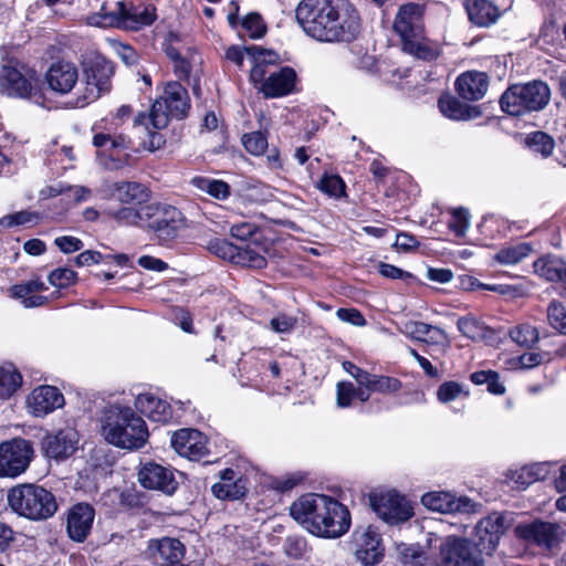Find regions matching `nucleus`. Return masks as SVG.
I'll return each instance as SVG.
<instances>
[{"label": "nucleus", "instance_id": "c85d7f7f", "mask_svg": "<svg viewBox=\"0 0 566 566\" xmlns=\"http://www.w3.org/2000/svg\"><path fill=\"white\" fill-rule=\"evenodd\" d=\"M454 88L460 98L469 102L479 101L489 88V75L485 72L467 71L457 77Z\"/></svg>", "mask_w": 566, "mask_h": 566}, {"label": "nucleus", "instance_id": "f3484780", "mask_svg": "<svg viewBox=\"0 0 566 566\" xmlns=\"http://www.w3.org/2000/svg\"><path fill=\"white\" fill-rule=\"evenodd\" d=\"M355 556L365 566L378 565L385 557L381 534L374 525L358 526L352 534Z\"/></svg>", "mask_w": 566, "mask_h": 566}, {"label": "nucleus", "instance_id": "a878e982", "mask_svg": "<svg viewBox=\"0 0 566 566\" xmlns=\"http://www.w3.org/2000/svg\"><path fill=\"white\" fill-rule=\"evenodd\" d=\"M297 73L292 66H281L279 71L271 73L258 91L265 98H280L293 94L296 91Z\"/></svg>", "mask_w": 566, "mask_h": 566}, {"label": "nucleus", "instance_id": "13d9d810", "mask_svg": "<svg viewBox=\"0 0 566 566\" xmlns=\"http://www.w3.org/2000/svg\"><path fill=\"white\" fill-rule=\"evenodd\" d=\"M377 271L381 276L386 279L401 280L406 283H409L415 279L412 273L386 262H379L377 265Z\"/></svg>", "mask_w": 566, "mask_h": 566}, {"label": "nucleus", "instance_id": "393cba45", "mask_svg": "<svg viewBox=\"0 0 566 566\" xmlns=\"http://www.w3.org/2000/svg\"><path fill=\"white\" fill-rule=\"evenodd\" d=\"M30 412L34 417H44L65 405L61 390L51 385L35 387L27 398Z\"/></svg>", "mask_w": 566, "mask_h": 566}, {"label": "nucleus", "instance_id": "7c9ffc66", "mask_svg": "<svg viewBox=\"0 0 566 566\" xmlns=\"http://www.w3.org/2000/svg\"><path fill=\"white\" fill-rule=\"evenodd\" d=\"M135 408L151 421L166 423L172 417L171 406L161 398L146 392L135 398Z\"/></svg>", "mask_w": 566, "mask_h": 566}, {"label": "nucleus", "instance_id": "4c0bfd02", "mask_svg": "<svg viewBox=\"0 0 566 566\" xmlns=\"http://www.w3.org/2000/svg\"><path fill=\"white\" fill-rule=\"evenodd\" d=\"M396 553L402 566H430L424 548L419 543H397Z\"/></svg>", "mask_w": 566, "mask_h": 566}, {"label": "nucleus", "instance_id": "338daca9", "mask_svg": "<svg viewBox=\"0 0 566 566\" xmlns=\"http://www.w3.org/2000/svg\"><path fill=\"white\" fill-rule=\"evenodd\" d=\"M272 62H273L272 60L263 59L262 63L253 64V66L250 71V74H249V80L254 85V87L258 88L259 86H262L263 83L266 81V78H268L266 66H268V64H271Z\"/></svg>", "mask_w": 566, "mask_h": 566}, {"label": "nucleus", "instance_id": "2f4dec72", "mask_svg": "<svg viewBox=\"0 0 566 566\" xmlns=\"http://www.w3.org/2000/svg\"><path fill=\"white\" fill-rule=\"evenodd\" d=\"M534 272L547 282L558 283L566 291V261L554 254H545L533 263Z\"/></svg>", "mask_w": 566, "mask_h": 566}, {"label": "nucleus", "instance_id": "052dcab7", "mask_svg": "<svg viewBox=\"0 0 566 566\" xmlns=\"http://www.w3.org/2000/svg\"><path fill=\"white\" fill-rule=\"evenodd\" d=\"M336 316L340 321L358 327L365 326L367 323L363 313L355 307H339L336 311Z\"/></svg>", "mask_w": 566, "mask_h": 566}, {"label": "nucleus", "instance_id": "39448f33", "mask_svg": "<svg viewBox=\"0 0 566 566\" xmlns=\"http://www.w3.org/2000/svg\"><path fill=\"white\" fill-rule=\"evenodd\" d=\"M427 6L418 2H406L399 6L392 29L400 39L401 50L415 59L432 62L440 51L427 36L424 14Z\"/></svg>", "mask_w": 566, "mask_h": 566}, {"label": "nucleus", "instance_id": "473e14b6", "mask_svg": "<svg viewBox=\"0 0 566 566\" xmlns=\"http://www.w3.org/2000/svg\"><path fill=\"white\" fill-rule=\"evenodd\" d=\"M464 8L469 21L479 28H488L501 17L499 7L490 0H465Z\"/></svg>", "mask_w": 566, "mask_h": 566}, {"label": "nucleus", "instance_id": "6e6552de", "mask_svg": "<svg viewBox=\"0 0 566 566\" xmlns=\"http://www.w3.org/2000/svg\"><path fill=\"white\" fill-rule=\"evenodd\" d=\"M103 6L101 11L88 17V24L108 28L115 27L128 31H139L150 27L158 18L157 8L153 3L135 6L133 2H117V10L105 12Z\"/></svg>", "mask_w": 566, "mask_h": 566}, {"label": "nucleus", "instance_id": "aec40b11", "mask_svg": "<svg viewBox=\"0 0 566 566\" xmlns=\"http://www.w3.org/2000/svg\"><path fill=\"white\" fill-rule=\"evenodd\" d=\"M220 481L211 485L212 495L223 502L242 501L249 493V479L240 471L226 468L218 474Z\"/></svg>", "mask_w": 566, "mask_h": 566}, {"label": "nucleus", "instance_id": "4468645a", "mask_svg": "<svg viewBox=\"0 0 566 566\" xmlns=\"http://www.w3.org/2000/svg\"><path fill=\"white\" fill-rule=\"evenodd\" d=\"M0 87L10 97L28 98L44 105L46 96L43 83L25 77L15 66L3 65L0 70Z\"/></svg>", "mask_w": 566, "mask_h": 566}, {"label": "nucleus", "instance_id": "f03ea898", "mask_svg": "<svg viewBox=\"0 0 566 566\" xmlns=\"http://www.w3.org/2000/svg\"><path fill=\"white\" fill-rule=\"evenodd\" d=\"M290 516L321 538H339L352 526V514L337 499L323 493H305L289 507Z\"/></svg>", "mask_w": 566, "mask_h": 566}, {"label": "nucleus", "instance_id": "3c124183", "mask_svg": "<svg viewBox=\"0 0 566 566\" xmlns=\"http://www.w3.org/2000/svg\"><path fill=\"white\" fill-rule=\"evenodd\" d=\"M77 279V273L66 266L54 269L48 276L49 283L57 290H64L75 285Z\"/></svg>", "mask_w": 566, "mask_h": 566}, {"label": "nucleus", "instance_id": "603ef678", "mask_svg": "<svg viewBox=\"0 0 566 566\" xmlns=\"http://www.w3.org/2000/svg\"><path fill=\"white\" fill-rule=\"evenodd\" d=\"M308 549L307 541L301 535H289L283 543V553L291 559H302Z\"/></svg>", "mask_w": 566, "mask_h": 566}, {"label": "nucleus", "instance_id": "20e7f679", "mask_svg": "<svg viewBox=\"0 0 566 566\" xmlns=\"http://www.w3.org/2000/svg\"><path fill=\"white\" fill-rule=\"evenodd\" d=\"M99 422L105 441L119 449L139 450L149 437L146 421L128 406L112 403L104 407Z\"/></svg>", "mask_w": 566, "mask_h": 566}, {"label": "nucleus", "instance_id": "58836bf2", "mask_svg": "<svg viewBox=\"0 0 566 566\" xmlns=\"http://www.w3.org/2000/svg\"><path fill=\"white\" fill-rule=\"evenodd\" d=\"M555 146V139L543 130L531 132L524 138V147L535 155H541L543 158L549 157Z\"/></svg>", "mask_w": 566, "mask_h": 566}, {"label": "nucleus", "instance_id": "ea45409f", "mask_svg": "<svg viewBox=\"0 0 566 566\" xmlns=\"http://www.w3.org/2000/svg\"><path fill=\"white\" fill-rule=\"evenodd\" d=\"M316 188L324 195L336 200L346 199L347 185L338 174H329L324 171L318 180Z\"/></svg>", "mask_w": 566, "mask_h": 566}, {"label": "nucleus", "instance_id": "09e8293b", "mask_svg": "<svg viewBox=\"0 0 566 566\" xmlns=\"http://www.w3.org/2000/svg\"><path fill=\"white\" fill-rule=\"evenodd\" d=\"M483 526V523H480L479 521L474 528V536L472 542L482 555L484 553L491 555L497 547L500 538L491 535L488 532V528Z\"/></svg>", "mask_w": 566, "mask_h": 566}, {"label": "nucleus", "instance_id": "f257e3e1", "mask_svg": "<svg viewBox=\"0 0 566 566\" xmlns=\"http://www.w3.org/2000/svg\"><path fill=\"white\" fill-rule=\"evenodd\" d=\"M295 19L304 33L319 42H352L360 32L358 10L347 0H301Z\"/></svg>", "mask_w": 566, "mask_h": 566}, {"label": "nucleus", "instance_id": "864d4df0", "mask_svg": "<svg viewBox=\"0 0 566 566\" xmlns=\"http://www.w3.org/2000/svg\"><path fill=\"white\" fill-rule=\"evenodd\" d=\"M469 226L470 213L468 209L463 207L452 209L451 218L448 221L449 230L452 231L457 237H462L465 234Z\"/></svg>", "mask_w": 566, "mask_h": 566}, {"label": "nucleus", "instance_id": "4d7b16f0", "mask_svg": "<svg viewBox=\"0 0 566 566\" xmlns=\"http://www.w3.org/2000/svg\"><path fill=\"white\" fill-rule=\"evenodd\" d=\"M304 480H305L304 474H302L300 472L292 473V474H287L285 476L274 478L271 481V488L276 492L285 493V492L293 490L298 484L303 483Z\"/></svg>", "mask_w": 566, "mask_h": 566}, {"label": "nucleus", "instance_id": "6ab92c4d", "mask_svg": "<svg viewBox=\"0 0 566 566\" xmlns=\"http://www.w3.org/2000/svg\"><path fill=\"white\" fill-rule=\"evenodd\" d=\"M421 504L428 510L443 513L471 514L476 512L478 503L467 495L455 496L446 491H431L421 496Z\"/></svg>", "mask_w": 566, "mask_h": 566}, {"label": "nucleus", "instance_id": "de8ad7c7", "mask_svg": "<svg viewBox=\"0 0 566 566\" xmlns=\"http://www.w3.org/2000/svg\"><path fill=\"white\" fill-rule=\"evenodd\" d=\"M240 27L253 40L262 39L268 32V25L259 12L245 14L240 21Z\"/></svg>", "mask_w": 566, "mask_h": 566}, {"label": "nucleus", "instance_id": "c756f323", "mask_svg": "<svg viewBox=\"0 0 566 566\" xmlns=\"http://www.w3.org/2000/svg\"><path fill=\"white\" fill-rule=\"evenodd\" d=\"M148 552L154 557L158 555V558L164 562L159 566H190L188 564H181L186 548L178 538L163 537L159 539H150L148 542Z\"/></svg>", "mask_w": 566, "mask_h": 566}, {"label": "nucleus", "instance_id": "bf43d9fd", "mask_svg": "<svg viewBox=\"0 0 566 566\" xmlns=\"http://www.w3.org/2000/svg\"><path fill=\"white\" fill-rule=\"evenodd\" d=\"M480 523H483V527H486L491 535H494L499 538H501L505 532V518L500 513L494 512L489 514L486 517L480 520Z\"/></svg>", "mask_w": 566, "mask_h": 566}, {"label": "nucleus", "instance_id": "49530a36", "mask_svg": "<svg viewBox=\"0 0 566 566\" xmlns=\"http://www.w3.org/2000/svg\"><path fill=\"white\" fill-rule=\"evenodd\" d=\"M241 143L252 156H262L269 147L268 133L261 130L245 133L241 137Z\"/></svg>", "mask_w": 566, "mask_h": 566}, {"label": "nucleus", "instance_id": "6e6d98bb", "mask_svg": "<svg viewBox=\"0 0 566 566\" xmlns=\"http://www.w3.org/2000/svg\"><path fill=\"white\" fill-rule=\"evenodd\" d=\"M39 213L28 210H21L14 213H10L0 219V223L7 228H13L18 226H25L36 222Z\"/></svg>", "mask_w": 566, "mask_h": 566}, {"label": "nucleus", "instance_id": "a18cd8bd", "mask_svg": "<svg viewBox=\"0 0 566 566\" xmlns=\"http://www.w3.org/2000/svg\"><path fill=\"white\" fill-rule=\"evenodd\" d=\"M548 325L562 335H566V306L558 300H552L546 308Z\"/></svg>", "mask_w": 566, "mask_h": 566}, {"label": "nucleus", "instance_id": "7ed1b4c3", "mask_svg": "<svg viewBox=\"0 0 566 566\" xmlns=\"http://www.w3.org/2000/svg\"><path fill=\"white\" fill-rule=\"evenodd\" d=\"M117 218L124 224H137L136 228H146L160 245L172 244L187 224L185 213L176 206L153 202L146 206V210L124 209L117 213Z\"/></svg>", "mask_w": 566, "mask_h": 566}, {"label": "nucleus", "instance_id": "5fc2aeb1", "mask_svg": "<svg viewBox=\"0 0 566 566\" xmlns=\"http://www.w3.org/2000/svg\"><path fill=\"white\" fill-rule=\"evenodd\" d=\"M532 248L528 243H521L515 247L505 248L499 251L496 259L504 264H515L528 255Z\"/></svg>", "mask_w": 566, "mask_h": 566}, {"label": "nucleus", "instance_id": "1a4fd4ad", "mask_svg": "<svg viewBox=\"0 0 566 566\" xmlns=\"http://www.w3.org/2000/svg\"><path fill=\"white\" fill-rule=\"evenodd\" d=\"M190 109L188 90L179 81H169L150 107V125L156 129H164L171 119L187 118Z\"/></svg>", "mask_w": 566, "mask_h": 566}, {"label": "nucleus", "instance_id": "2eb2a0df", "mask_svg": "<svg viewBox=\"0 0 566 566\" xmlns=\"http://www.w3.org/2000/svg\"><path fill=\"white\" fill-rule=\"evenodd\" d=\"M368 502L371 510L389 525L402 524L415 515L411 503L397 491L370 493Z\"/></svg>", "mask_w": 566, "mask_h": 566}, {"label": "nucleus", "instance_id": "0e129e2a", "mask_svg": "<svg viewBox=\"0 0 566 566\" xmlns=\"http://www.w3.org/2000/svg\"><path fill=\"white\" fill-rule=\"evenodd\" d=\"M419 245L420 242L418 239L413 234L405 231L397 233L396 241L394 243V247L402 252L416 251Z\"/></svg>", "mask_w": 566, "mask_h": 566}, {"label": "nucleus", "instance_id": "bb28decb", "mask_svg": "<svg viewBox=\"0 0 566 566\" xmlns=\"http://www.w3.org/2000/svg\"><path fill=\"white\" fill-rule=\"evenodd\" d=\"M558 528L555 523L536 520L530 524L518 525L516 532L524 541L551 549L558 544Z\"/></svg>", "mask_w": 566, "mask_h": 566}, {"label": "nucleus", "instance_id": "c03bdc74", "mask_svg": "<svg viewBox=\"0 0 566 566\" xmlns=\"http://www.w3.org/2000/svg\"><path fill=\"white\" fill-rule=\"evenodd\" d=\"M510 338L517 345L532 348L539 339L538 329L530 324H520L509 331Z\"/></svg>", "mask_w": 566, "mask_h": 566}, {"label": "nucleus", "instance_id": "a211bd4d", "mask_svg": "<svg viewBox=\"0 0 566 566\" xmlns=\"http://www.w3.org/2000/svg\"><path fill=\"white\" fill-rule=\"evenodd\" d=\"M138 481L147 490L159 491L165 495H174L179 488L175 470L155 461L142 464L138 471Z\"/></svg>", "mask_w": 566, "mask_h": 566}, {"label": "nucleus", "instance_id": "72a5a7b5", "mask_svg": "<svg viewBox=\"0 0 566 566\" xmlns=\"http://www.w3.org/2000/svg\"><path fill=\"white\" fill-rule=\"evenodd\" d=\"M75 443L76 441L70 431L59 430L43 438L42 448L46 457L59 460L72 455L76 449Z\"/></svg>", "mask_w": 566, "mask_h": 566}, {"label": "nucleus", "instance_id": "37998d69", "mask_svg": "<svg viewBox=\"0 0 566 566\" xmlns=\"http://www.w3.org/2000/svg\"><path fill=\"white\" fill-rule=\"evenodd\" d=\"M470 380L476 386L486 385L488 391L494 396H502L506 391L496 370H476L470 375Z\"/></svg>", "mask_w": 566, "mask_h": 566}, {"label": "nucleus", "instance_id": "c9c22d12", "mask_svg": "<svg viewBox=\"0 0 566 566\" xmlns=\"http://www.w3.org/2000/svg\"><path fill=\"white\" fill-rule=\"evenodd\" d=\"M208 249L211 253L231 262L232 264L250 269V263L242 252V248L234 245L227 239L214 238L209 241Z\"/></svg>", "mask_w": 566, "mask_h": 566}, {"label": "nucleus", "instance_id": "e433bc0d", "mask_svg": "<svg viewBox=\"0 0 566 566\" xmlns=\"http://www.w3.org/2000/svg\"><path fill=\"white\" fill-rule=\"evenodd\" d=\"M189 184L196 189L206 192L216 200H227L231 196V186L221 179L206 176H195Z\"/></svg>", "mask_w": 566, "mask_h": 566}, {"label": "nucleus", "instance_id": "5701e85b", "mask_svg": "<svg viewBox=\"0 0 566 566\" xmlns=\"http://www.w3.org/2000/svg\"><path fill=\"white\" fill-rule=\"evenodd\" d=\"M492 106V102L481 105H469L450 93H442L438 98V108L441 114L457 122H467L485 115L486 109Z\"/></svg>", "mask_w": 566, "mask_h": 566}, {"label": "nucleus", "instance_id": "9d476101", "mask_svg": "<svg viewBox=\"0 0 566 566\" xmlns=\"http://www.w3.org/2000/svg\"><path fill=\"white\" fill-rule=\"evenodd\" d=\"M229 233L234 240V245L242 248L240 252L247 258L250 269L262 270L266 268V254L272 243L262 227L254 222L242 221L233 223Z\"/></svg>", "mask_w": 566, "mask_h": 566}, {"label": "nucleus", "instance_id": "cd10ccee", "mask_svg": "<svg viewBox=\"0 0 566 566\" xmlns=\"http://www.w3.org/2000/svg\"><path fill=\"white\" fill-rule=\"evenodd\" d=\"M46 290L48 286L45 283L40 277H36L23 283L14 284L9 291L13 298L21 300V303L25 308H34L44 306L49 303L50 298H57L60 296L59 290L53 291L50 297L35 294Z\"/></svg>", "mask_w": 566, "mask_h": 566}, {"label": "nucleus", "instance_id": "ddd939ff", "mask_svg": "<svg viewBox=\"0 0 566 566\" xmlns=\"http://www.w3.org/2000/svg\"><path fill=\"white\" fill-rule=\"evenodd\" d=\"M439 556L442 566H485L483 555L473 542L462 536L440 538Z\"/></svg>", "mask_w": 566, "mask_h": 566}, {"label": "nucleus", "instance_id": "e2e57ef3", "mask_svg": "<svg viewBox=\"0 0 566 566\" xmlns=\"http://www.w3.org/2000/svg\"><path fill=\"white\" fill-rule=\"evenodd\" d=\"M54 244L64 254H70V253L80 251L84 247L83 241L81 239L76 238V237H73V235L57 237L54 240Z\"/></svg>", "mask_w": 566, "mask_h": 566}, {"label": "nucleus", "instance_id": "9b49d317", "mask_svg": "<svg viewBox=\"0 0 566 566\" xmlns=\"http://www.w3.org/2000/svg\"><path fill=\"white\" fill-rule=\"evenodd\" d=\"M108 195L112 199L120 203L117 209H111L107 214L119 227H136L137 224H124L117 218V213L124 209H135L140 211L146 210V206L150 205L149 201L153 197V191L149 186L138 182L119 180L108 186Z\"/></svg>", "mask_w": 566, "mask_h": 566}, {"label": "nucleus", "instance_id": "0eeeda50", "mask_svg": "<svg viewBox=\"0 0 566 566\" xmlns=\"http://www.w3.org/2000/svg\"><path fill=\"white\" fill-rule=\"evenodd\" d=\"M551 101V88L542 80L514 83L507 86L499 99L501 111L512 117L543 111Z\"/></svg>", "mask_w": 566, "mask_h": 566}, {"label": "nucleus", "instance_id": "4be33fe9", "mask_svg": "<svg viewBox=\"0 0 566 566\" xmlns=\"http://www.w3.org/2000/svg\"><path fill=\"white\" fill-rule=\"evenodd\" d=\"M95 518V509L87 502H78L73 504L66 514V533L67 536L76 542L83 543L91 534L93 522Z\"/></svg>", "mask_w": 566, "mask_h": 566}, {"label": "nucleus", "instance_id": "f704fd0d", "mask_svg": "<svg viewBox=\"0 0 566 566\" xmlns=\"http://www.w3.org/2000/svg\"><path fill=\"white\" fill-rule=\"evenodd\" d=\"M457 327L462 336L470 338L473 342L491 340L495 336V331L485 325L482 321L473 315L462 316L457 322Z\"/></svg>", "mask_w": 566, "mask_h": 566}, {"label": "nucleus", "instance_id": "dca6fc26", "mask_svg": "<svg viewBox=\"0 0 566 566\" xmlns=\"http://www.w3.org/2000/svg\"><path fill=\"white\" fill-rule=\"evenodd\" d=\"M115 72L114 64L103 55H96L88 60L84 66L86 77V93L78 97L82 106L96 101L112 87V77Z\"/></svg>", "mask_w": 566, "mask_h": 566}, {"label": "nucleus", "instance_id": "f8f14e48", "mask_svg": "<svg viewBox=\"0 0 566 566\" xmlns=\"http://www.w3.org/2000/svg\"><path fill=\"white\" fill-rule=\"evenodd\" d=\"M34 457L30 440L15 437L0 443V478H18L23 474Z\"/></svg>", "mask_w": 566, "mask_h": 566}, {"label": "nucleus", "instance_id": "b1692460", "mask_svg": "<svg viewBox=\"0 0 566 566\" xmlns=\"http://www.w3.org/2000/svg\"><path fill=\"white\" fill-rule=\"evenodd\" d=\"M208 438L197 429L182 428L171 436L172 448L190 460H200L209 453Z\"/></svg>", "mask_w": 566, "mask_h": 566}, {"label": "nucleus", "instance_id": "79ce46f5", "mask_svg": "<svg viewBox=\"0 0 566 566\" xmlns=\"http://www.w3.org/2000/svg\"><path fill=\"white\" fill-rule=\"evenodd\" d=\"M22 375L12 364L0 367V398L9 399L22 386Z\"/></svg>", "mask_w": 566, "mask_h": 566}, {"label": "nucleus", "instance_id": "8fccbe9b", "mask_svg": "<svg viewBox=\"0 0 566 566\" xmlns=\"http://www.w3.org/2000/svg\"><path fill=\"white\" fill-rule=\"evenodd\" d=\"M470 392L455 380L443 381L437 389V399L441 403H449L459 398H468Z\"/></svg>", "mask_w": 566, "mask_h": 566}, {"label": "nucleus", "instance_id": "69168bd1", "mask_svg": "<svg viewBox=\"0 0 566 566\" xmlns=\"http://www.w3.org/2000/svg\"><path fill=\"white\" fill-rule=\"evenodd\" d=\"M296 318L286 314H279L271 318L270 326L276 333H290L296 326Z\"/></svg>", "mask_w": 566, "mask_h": 566}, {"label": "nucleus", "instance_id": "412c9836", "mask_svg": "<svg viewBox=\"0 0 566 566\" xmlns=\"http://www.w3.org/2000/svg\"><path fill=\"white\" fill-rule=\"evenodd\" d=\"M77 80V66L71 61L57 59L48 67L42 83L43 85L46 84L51 92L65 95L74 88Z\"/></svg>", "mask_w": 566, "mask_h": 566}, {"label": "nucleus", "instance_id": "680f3d73", "mask_svg": "<svg viewBox=\"0 0 566 566\" xmlns=\"http://www.w3.org/2000/svg\"><path fill=\"white\" fill-rule=\"evenodd\" d=\"M354 385L350 381H339L336 386V402L340 408H348L354 400Z\"/></svg>", "mask_w": 566, "mask_h": 566}, {"label": "nucleus", "instance_id": "774afa93", "mask_svg": "<svg viewBox=\"0 0 566 566\" xmlns=\"http://www.w3.org/2000/svg\"><path fill=\"white\" fill-rule=\"evenodd\" d=\"M104 261V255L99 251L86 250L74 258V264L78 268L99 264Z\"/></svg>", "mask_w": 566, "mask_h": 566}, {"label": "nucleus", "instance_id": "a19ab883", "mask_svg": "<svg viewBox=\"0 0 566 566\" xmlns=\"http://www.w3.org/2000/svg\"><path fill=\"white\" fill-rule=\"evenodd\" d=\"M363 387L368 391L391 395L398 392L402 388V382L399 378L392 376L369 373Z\"/></svg>", "mask_w": 566, "mask_h": 566}, {"label": "nucleus", "instance_id": "423d86ee", "mask_svg": "<svg viewBox=\"0 0 566 566\" xmlns=\"http://www.w3.org/2000/svg\"><path fill=\"white\" fill-rule=\"evenodd\" d=\"M7 501L14 514L32 522L46 521L59 510L55 494L36 482L13 485L8 490Z\"/></svg>", "mask_w": 566, "mask_h": 566}]
</instances>
